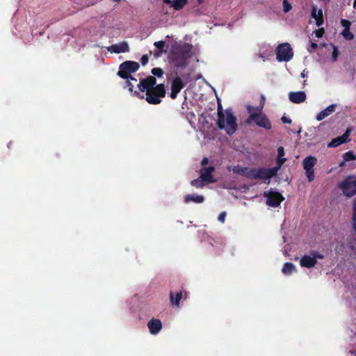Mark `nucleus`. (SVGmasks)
Masks as SVG:
<instances>
[{"mask_svg":"<svg viewBox=\"0 0 356 356\" xmlns=\"http://www.w3.org/2000/svg\"><path fill=\"white\" fill-rule=\"evenodd\" d=\"M343 38L348 40H351L354 38L353 33L350 31V28L344 29L341 33Z\"/></svg>","mask_w":356,"mask_h":356,"instance_id":"nucleus-27","label":"nucleus"},{"mask_svg":"<svg viewBox=\"0 0 356 356\" xmlns=\"http://www.w3.org/2000/svg\"><path fill=\"white\" fill-rule=\"evenodd\" d=\"M335 108H336V106L334 104L330 105L325 109H324V110L321 111L320 113H318L316 117V119L318 121L323 120L327 116H328L331 113H332L334 111Z\"/></svg>","mask_w":356,"mask_h":356,"instance_id":"nucleus-18","label":"nucleus"},{"mask_svg":"<svg viewBox=\"0 0 356 356\" xmlns=\"http://www.w3.org/2000/svg\"><path fill=\"white\" fill-rule=\"evenodd\" d=\"M147 327L152 334H157L162 329L161 321L158 318H152L147 323Z\"/></svg>","mask_w":356,"mask_h":356,"instance_id":"nucleus-14","label":"nucleus"},{"mask_svg":"<svg viewBox=\"0 0 356 356\" xmlns=\"http://www.w3.org/2000/svg\"><path fill=\"white\" fill-rule=\"evenodd\" d=\"M199 3H202L203 2V0H197Z\"/></svg>","mask_w":356,"mask_h":356,"instance_id":"nucleus-50","label":"nucleus"},{"mask_svg":"<svg viewBox=\"0 0 356 356\" xmlns=\"http://www.w3.org/2000/svg\"><path fill=\"white\" fill-rule=\"evenodd\" d=\"M151 72L153 74L152 76H157L159 78L162 77L164 73L163 70L160 67H154L152 69Z\"/></svg>","mask_w":356,"mask_h":356,"instance_id":"nucleus-30","label":"nucleus"},{"mask_svg":"<svg viewBox=\"0 0 356 356\" xmlns=\"http://www.w3.org/2000/svg\"><path fill=\"white\" fill-rule=\"evenodd\" d=\"M264 196L266 197V204L271 207H277L284 200L283 195L277 191L264 192Z\"/></svg>","mask_w":356,"mask_h":356,"instance_id":"nucleus-10","label":"nucleus"},{"mask_svg":"<svg viewBox=\"0 0 356 356\" xmlns=\"http://www.w3.org/2000/svg\"><path fill=\"white\" fill-rule=\"evenodd\" d=\"M186 297H187V293L185 292V298H186Z\"/></svg>","mask_w":356,"mask_h":356,"instance_id":"nucleus-53","label":"nucleus"},{"mask_svg":"<svg viewBox=\"0 0 356 356\" xmlns=\"http://www.w3.org/2000/svg\"><path fill=\"white\" fill-rule=\"evenodd\" d=\"M311 254L313 256L314 258H315V260L317 261V259H323L324 258V255L319 253L317 251H312Z\"/></svg>","mask_w":356,"mask_h":356,"instance_id":"nucleus-34","label":"nucleus"},{"mask_svg":"<svg viewBox=\"0 0 356 356\" xmlns=\"http://www.w3.org/2000/svg\"><path fill=\"white\" fill-rule=\"evenodd\" d=\"M284 156V149L283 147L280 146L277 148V165L271 168H267V172L269 174L270 178L275 176L277 173V171L280 169L282 165L286 161L285 158H283Z\"/></svg>","mask_w":356,"mask_h":356,"instance_id":"nucleus-11","label":"nucleus"},{"mask_svg":"<svg viewBox=\"0 0 356 356\" xmlns=\"http://www.w3.org/2000/svg\"><path fill=\"white\" fill-rule=\"evenodd\" d=\"M125 88H128L129 90L131 92H133V88H134V86L132 85V83H131V81L127 79L125 82Z\"/></svg>","mask_w":356,"mask_h":356,"instance_id":"nucleus-40","label":"nucleus"},{"mask_svg":"<svg viewBox=\"0 0 356 356\" xmlns=\"http://www.w3.org/2000/svg\"><path fill=\"white\" fill-rule=\"evenodd\" d=\"M325 31L323 28L318 29L315 31L316 36L318 38H321L323 35Z\"/></svg>","mask_w":356,"mask_h":356,"instance_id":"nucleus-37","label":"nucleus"},{"mask_svg":"<svg viewBox=\"0 0 356 356\" xmlns=\"http://www.w3.org/2000/svg\"><path fill=\"white\" fill-rule=\"evenodd\" d=\"M209 163V159L207 158H204L201 161L202 166H205Z\"/></svg>","mask_w":356,"mask_h":356,"instance_id":"nucleus-45","label":"nucleus"},{"mask_svg":"<svg viewBox=\"0 0 356 356\" xmlns=\"http://www.w3.org/2000/svg\"><path fill=\"white\" fill-rule=\"evenodd\" d=\"M339 186L346 197H351L356 194V178L348 177Z\"/></svg>","mask_w":356,"mask_h":356,"instance_id":"nucleus-7","label":"nucleus"},{"mask_svg":"<svg viewBox=\"0 0 356 356\" xmlns=\"http://www.w3.org/2000/svg\"><path fill=\"white\" fill-rule=\"evenodd\" d=\"M323 1H325V3H328L330 1V0H323Z\"/></svg>","mask_w":356,"mask_h":356,"instance_id":"nucleus-51","label":"nucleus"},{"mask_svg":"<svg viewBox=\"0 0 356 356\" xmlns=\"http://www.w3.org/2000/svg\"><path fill=\"white\" fill-rule=\"evenodd\" d=\"M154 45L159 49L158 52L154 53L155 57H159L163 52V48L165 47V42L163 41H157L155 42Z\"/></svg>","mask_w":356,"mask_h":356,"instance_id":"nucleus-25","label":"nucleus"},{"mask_svg":"<svg viewBox=\"0 0 356 356\" xmlns=\"http://www.w3.org/2000/svg\"><path fill=\"white\" fill-rule=\"evenodd\" d=\"M312 16L315 19L318 18L317 15H316V8L314 6H313V8H312Z\"/></svg>","mask_w":356,"mask_h":356,"instance_id":"nucleus-43","label":"nucleus"},{"mask_svg":"<svg viewBox=\"0 0 356 356\" xmlns=\"http://www.w3.org/2000/svg\"><path fill=\"white\" fill-rule=\"evenodd\" d=\"M289 98L294 104H300L305 101L306 93L304 91L290 92Z\"/></svg>","mask_w":356,"mask_h":356,"instance_id":"nucleus-15","label":"nucleus"},{"mask_svg":"<svg viewBox=\"0 0 356 356\" xmlns=\"http://www.w3.org/2000/svg\"><path fill=\"white\" fill-rule=\"evenodd\" d=\"M319 15L320 17L316 19V24L318 26H320L323 24V17L322 10H319Z\"/></svg>","mask_w":356,"mask_h":356,"instance_id":"nucleus-33","label":"nucleus"},{"mask_svg":"<svg viewBox=\"0 0 356 356\" xmlns=\"http://www.w3.org/2000/svg\"><path fill=\"white\" fill-rule=\"evenodd\" d=\"M282 3H283V11L284 13H288L291 10L292 6L288 0H283Z\"/></svg>","mask_w":356,"mask_h":356,"instance_id":"nucleus-31","label":"nucleus"},{"mask_svg":"<svg viewBox=\"0 0 356 356\" xmlns=\"http://www.w3.org/2000/svg\"><path fill=\"white\" fill-rule=\"evenodd\" d=\"M218 120L217 125L220 129H225L226 133L231 136L236 132L238 128L236 118L234 115L231 109H226L224 112L220 103L218 104Z\"/></svg>","mask_w":356,"mask_h":356,"instance_id":"nucleus-3","label":"nucleus"},{"mask_svg":"<svg viewBox=\"0 0 356 356\" xmlns=\"http://www.w3.org/2000/svg\"><path fill=\"white\" fill-rule=\"evenodd\" d=\"M225 217H226V212L225 211L221 212L218 217V220L220 222H221L222 223H223L225 220Z\"/></svg>","mask_w":356,"mask_h":356,"instance_id":"nucleus-38","label":"nucleus"},{"mask_svg":"<svg viewBox=\"0 0 356 356\" xmlns=\"http://www.w3.org/2000/svg\"><path fill=\"white\" fill-rule=\"evenodd\" d=\"M353 229L356 233V200L354 201L353 205V217H352Z\"/></svg>","mask_w":356,"mask_h":356,"instance_id":"nucleus-28","label":"nucleus"},{"mask_svg":"<svg viewBox=\"0 0 356 356\" xmlns=\"http://www.w3.org/2000/svg\"><path fill=\"white\" fill-rule=\"evenodd\" d=\"M296 270V266L291 262H286L284 264L282 271L285 275H291Z\"/></svg>","mask_w":356,"mask_h":356,"instance_id":"nucleus-22","label":"nucleus"},{"mask_svg":"<svg viewBox=\"0 0 356 356\" xmlns=\"http://www.w3.org/2000/svg\"><path fill=\"white\" fill-rule=\"evenodd\" d=\"M234 172L251 179H260L262 180L270 179V177L267 172V168L264 167L248 168L236 166L233 169Z\"/></svg>","mask_w":356,"mask_h":356,"instance_id":"nucleus-4","label":"nucleus"},{"mask_svg":"<svg viewBox=\"0 0 356 356\" xmlns=\"http://www.w3.org/2000/svg\"><path fill=\"white\" fill-rule=\"evenodd\" d=\"M264 102H265V97L264 95H261L260 105H262L263 103L264 104Z\"/></svg>","mask_w":356,"mask_h":356,"instance_id":"nucleus-46","label":"nucleus"},{"mask_svg":"<svg viewBox=\"0 0 356 356\" xmlns=\"http://www.w3.org/2000/svg\"><path fill=\"white\" fill-rule=\"evenodd\" d=\"M204 183H206L204 180H202L200 177L193 179L191 181V186L195 188H202L204 186Z\"/></svg>","mask_w":356,"mask_h":356,"instance_id":"nucleus-26","label":"nucleus"},{"mask_svg":"<svg viewBox=\"0 0 356 356\" xmlns=\"http://www.w3.org/2000/svg\"><path fill=\"white\" fill-rule=\"evenodd\" d=\"M316 264V261L315 260V258L313 257V256L305 254L302 256L300 260V265L302 267L310 268Z\"/></svg>","mask_w":356,"mask_h":356,"instance_id":"nucleus-17","label":"nucleus"},{"mask_svg":"<svg viewBox=\"0 0 356 356\" xmlns=\"http://www.w3.org/2000/svg\"><path fill=\"white\" fill-rule=\"evenodd\" d=\"M353 7L355 8H356V0H354V2H353Z\"/></svg>","mask_w":356,"mask_h":356,"instance_id":"nucleus-48","label":"nucleus"},{"mask_svg":"<svg viewBox=\"0 0 356 356\" xmlns=\"http://www.w3.org/2000/svg\"><path fill=\"white\" fill-rule=\"evenodd\" d=\"M139 64L137 62L127 60L120 65L118 75L124 79H131L136 81L137 79L133 77L131 74L139 69Z\"/></svg>","mask_w":356,"mask_h":356,"instance_id":"nucleus-5","label":"nucleus"},{"mask_svg":"<svg viewBox=\"0 0 356 356\" xmlns=\"http://www.w3.org/2000/svg\"><path fill=\"white\" fill-rule=\"evenodd\" d=\"M343 160L345 161H350L356 159V156L353 154V152H347L343 155Z\"/></svg>","mask_w":356,"mask_h":356,"instance_id":"nucleus-29","label":"nucleus"},{"mask_svg":"<svg viewBox=\"0 0 356 356\" xmlns=\"http://www.w3.org/2000/svg\"><path fill=\"white\" fill-rule=\"evenodd\" d=\"M301 76H302V77H305V71H303V72H302Z\"/></svg>","mask_w":356,"mask_h":356,"instance_id":"nucleus-49","label":"nucleus"},{"mask_svg":"<svg viewBox=\"0 0 356 356\" xmlns=\"http://www.w3.org/2000/svg\"><path fill=\"white\" fill-rule=\"evenodd\" d=\"M188 0H172L168 5L175 10H180L188 3Z\"/></svg>","mask_w":356,"mask_h":356,"instance_id":"nucleus-21","label":"nucleus"},{"mask_svg":"<svg viewBox=\"0 0 356 356\" xmlns=\"http://www.w3.org/2000/svg\"><path fill=\"white\" fill-rule=\"evenodd\" d=\"M251 121L254 122L258 127L265 129L269 130L272 128L271 122L265 113H251L247 122L250 123Z\"/></svg>","mask_w":356,"mask_h":356,"instance_id":"nucleus-8","label":"nucleus"},{"mask_svg":"<svg viewBox=\"0 0 356 356\" xmlns=\"http://www.w3.org/2000/svg\"><path fill=\"white\" fill-rule=\"evenodd\" d=\"M163 2H164L165 3H166V4H168V5L170 3H171V1H172V0H163Z\"/></svg>","mask_w":356,"mask_h":356,"instance_id":"nucleus-47","label":"nucleus"},{"mask_svg":"<svg viewBox=\"0 0 356 356\" xmlns=\"http://www.w3.org/2000/svg\"><path fill=\"white\" fill-rule=\"evenodd\" d=\"M281 120L283 123H285V124H291L292 122V120L291 119L286 118V116H282L281 118Z\"/></svg>","mask_w":356,"mask_h":356,"instance_id":"nucleus-42","label":"nucleus"},{"mask_svg":"<svg viewBox=\"0 0 356 356\" xmlns=\"http://www.w3.org/2000/svg\"><path fill=\"white\" fill-rule=\"evenodd\" d=\"M352 129H347L345 133L341 136L340 137L343 140L344 143L348 142L350 140L348 138L350 134Z\"/></svg>","mask_w":356,"mask_h":356,"instance_id":"nucleus-32","label":"nucleus"},{"mask_svg":"<svg viewBox=\"0 0 356 356\" xmlns=\"http://www.w3.org/2000/svg\"><path fill=\"white\" fill-rule=\"evenodd\" d=\"M149 60V57L147 54L143 55L140 58V63L143 65H145Z\"/></svg>","mask_w":356,"mask_h":356,"instance_id":"nucleus-39","label":"nucleus"},{"mask_svg":"<svg viewBox=\"0 0 356 356\" xmlns=\"http://www.w3.org/2000/svg\"><path fill=\"white\" fill-rule=\"evenodd\" d=\"M316 163L317 159L313 156H307L302 161L303 168L309 181H312L314 179V167Z\"/></svg>","mask_w":356,"mask_h":356,"instance_id":"nucleus-9","label":"nucleus"},{"mask_svg":"<svg viewBox=\"0 0 356 356\" xmlns=\"http://www.w3.org/2000/svg\"><path fill=\"white\" fill-rule=\"evenodd\" d=\"M215 171V167L211 165L209 167H203L200 170V178L206 183H214L216 179L212 174Z\"/></svg>","mask_w":356,"mask_h":356,"instance_id":"nucleus-13","label":"nucleus"},{"mask_svg":"<svg viewBox=\"0 0 356 356\" xmlns=\"http://www.w3.org/2000/svg\"><path fill=\"white\" fill-rule=\"evenodd\" d=\"M318 47V44L316 42H312L309 51L310 52L314 51Z\"/></svg>","mask_w":356,"mask_h":356,"instance_id":"nucleus-41","label":"nucleus"},{"mask_svg":"<svg viewBox=\"0 0 356 356\" xmlns=\"http://www.w3.org/2000/svg\"><path fill=\"white\" fill-rule=\"evenodd\" d=\"M263 108H264V104L262 105H259V106H257V107H253L250 105H248L247 106V111L250 115H251V113L262 114V113H264L262 112Z\"/></svg>","mask_w":356,"mask_h":356,"instance_id":"nucleus-23","label":"nucleus"},{"mask_svg":"<svg viewBox=\"0 0 356 356\" xmlns=\"http://www.w3.org/2000/svg\"><path fill=\"white\" fill-rule=\"evenodd\" d=\"M339 54L338 48L336 46L333 47V51H332V59L333 61H336L337 59V57Z\"/></svg>","mask_w":356,"mask_h":356,"instance_id":"nucleus-35","label":"nucleus"},{"mask_svg":"<svg viewBox=\"0 0 356 356\" xmlns=\"http://www.w3.org/2000/svg\"><path fill=\"white\" fill-rule=\"evenodd\" d=\"M276 56L278 61H289L293 56L291 45L287 43H282L276 48Z\"/></svg>","mask_w":356,"mask_h":356,"instance_id":"nucleus-6","label":"nucleus"},{"mask_svg":"<svg viewBox=\"0 0 356 356\" xmlns=\"http://www.w3.org/2000/svg\"><path fill=\"white\" fill-rule=\"evenodd\" d=\"M204 200V197L202 195H187L184 197L185 203H188L190 202H193L197 204L203 202Z\"/></svg>","mask_w":356,"mask_h":356,"instance_id":"nucleus-19","label":"nucleus"},{"mask_svg":"<svg viewBox=\"0 0 356 356\" xmlns=\"http://www.w3.org/2000/svg\"><path fill=\"white\" fill-rule=\"evenodd\" d=\"M108 50L116 54L125 53L129 51V47L127 42H121L111 45Z\"/></svg>","mask_w":356,"mask_h":356,"instance_id":"nucleus-16","label":"nucleus"},{"mask_svg":"<svg viewBox=\"0 0 356 356\" xmlns=\"http://www.w3.org/2000/svg\"><path fill=\"white\" fill-rule=\"evenodd\" d=\"M192 45L187 43L172 45L168 55V62L177 68H185L192 56Z\"/></svg>","mask_w":356,"mask_h":356,"instance_id":"nucleus-2","label":"nucleus"},{"mask_svg":"<svg viewBox=\"0 0 356 356\" xmlns=\"http://www.w3.org/2000/svg\"><path fill=\"white\" fill-rule=\"evenodd\" d=\"M316 15H317V17H320V15H319V11L318 12V14H316Z\"/></svg>","mask_w":356,"mask_h":356,"instance_id":"nucleus-52","label":"nucleus"},{"mask_svg":"<svg viewBox=\"0 0 356 356\" xmlns=\"http://www.w3.org/2000/svg\"><path fill=\"white\" fill-rule=\"evenodd\" d=\"M183 296V291H180L175 294V297L173 292L170 293V303L175 306H179V302Z\"/></svg>","mask_w":356,"mask_h":356,"instance_id":"nucleus-20","label":"nucleus"},{"mask_svg":"<svg viewBox=\"0 0 356 356\" xmlns=\"http://www.w3.org/2000/svg\"><path fill=\"white\" fill-rule=\"evenodd\" d=\"M345 143L343 140L340 137H337L333 138L331 142H330L327 145L328 147H336L339 146L340 145Z\"/></svg>","mask_w":356,"mask_h":356,"instance_id":"nucleus-24","label":"nucleus"},{"mask_svg":"<svg viewBox=\"0 0 356 356\" xmlns=\"http://www.w3.org/2000/svg\"><path fill=\"white\" fill-rule=\"evenodd\" d=\"M138 88L140 92H145V100L149 104H159L161 99L166 95L165 85L163 83L156 85V77L152 76L141 79Z\"/></svg>","mask_w":356,"mask_h":356,"instance_id":"nucleus-1","label":"nucleus"},{"mask_svg":"<svg viewBox=\"0 0 356 356\" xmlns=\"http://www.w3.org/2000/svg\"><path fill=\"white\" fill-rule=\"evenodd\" d=\"M341 24L344 27V29H348L350 28L351 23L349 20L343 19L341 20Z\"/></svg>","mask_w":356,"mask_h":356,"instance_id":"nucleus-36","label":"nucleus"},{"mask_svg":"<svg viewBox=\"0 0 356 356\" xmlns=\"http://www.w3.org/2000/svg\"><path fill=\"white\" fill-rule=\"evenodd\" d=\"M134 95L136 96V97H139L140 99H143L144 98V95H141L140 93V92H138V91H134Z\"/></svg>","mask_w":356,"mask_h":356,"instance_id":"nucleus-44","label":"nucleus"},{"mask_svg":"<svg viewBox=\"0 0 356 356\" xmlns=\"http://www.w3.org/2000/svg\"><path fill=\"white\" fill-rule=\"evenodd\" d=\"M184 86L185 84L179 76L175 77L171 82L170 97L172 99H175Z\"/></svg>","mask_w":356,"mask_h":356,"instance_id":"nucleus-12","label":"nucleus"}]
</instances>
